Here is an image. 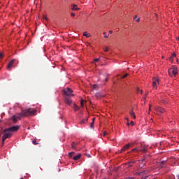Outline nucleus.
Segmentation results:
<instances>
[{"label": "nucleus", "mask_w": 179, "mask_h": 179, "mask_svg": "<svg viewBox=\"0 0 179 179\" xmlns=\"http://www.w3.org/2000/svg\"><path fill=\"white\" fill-rule=\"evenodd\" d=\"M36 113H37V110L36 109H34L33 110H31L30 108L24 110L22 111L21 113L14 115L12 117L13 122L14 124H16V122H17V120H20L21 118H22V117H29V115H34V114H36Z\"/></svg>", "instance_id": "obj_1"}, {"label": "nucleus", "mask_w": 179, "mask_h": 179, "mask_svg": "<svg viewBox=\"0 0 179 179\" xmlns=\"http://www.w3.org/2000/svg\"><path fill=\"white\" fill-rule=\"evenodd\" d=\"M1 134H3L2 137V146H3V145H5V141L9 138H12V135H13V134H12L10 131H5V130L3 131Z\"/></svg>", "instance_id": "obj_2"}, {"label": "nucleus", "mask_w": 179, "mask_h": 179, "mask_svg": "<svg viewBox=\"0 0 179 179\" xmlns=\"http://www.w3.org/2000/svg\"><path fill=\"white\" fill-rule=\"evenodd\" d=\"M169 76H176L177 75L178 70L177 69V67L175 66H173L171 69H169L168 71Z\"/></svg>", "instance_id": "obj_3"}, {"label": "nucleus", "mask_w": 179, "mask_h": 179, "mask_svg": "<svg viewBox=\"0 0 179 179\" xmlns=\"http://www.w3.org/2000/svg\"><path fill=\"white\" fill-rule=\"evenodd\" d=\"M19 128H20V126H13L7 129H4V132H17V131H19Z\"/></svg>", "instance_id": "obj_4"}, {"label": "nucleus", "mask_w": 179, "mask_h": 179, "mask_svg": "<svg viewBox=\"0 0 179 179\" xmlns=\"http://www.w3.org/2000/svg\"><path fill=\"white\" fill-rule=\"evenodd\" d=\"M155 110L156 111L155 114H157V115H162V114L166 113V110H164V108L162 107L156 106L155 108Z\"/></svg>", "instance_id": "obj_5"}, {"label": "nucleus", "mask_w": 179, "mask_h": 179, "mask_svg": "<svg viewBox=\"0 0 179 179\" xmlns=\"http://www.w3.org/2000/svg\"><path fill=\"white\" fill-rule=\"evenodd\" d=\"M72 92L73 91L71 90V88H66L63 90V92L66 96H73V94H72Z\"/></svg>", "instance_id": "obj_6"}, {"label": "nucleus", "mask_w": 179, "mask_h": 179, "mask_svg": "<svg viewBox=\"0 0 179 179\" xmlns=\"http://www.w3.org/2000/svg\"><path fill=\"white\" fill-rule=\"evenodd\" d=\"M157 85H159V79L154 78L152 82V87L153 89H157Z\"/></svg>", "instance_id": "obj_7"}, {"label": "nucleus", "mask_w": 179, "mask_h": 179, "mask_svg": "<svg viewBox=\"0 0 179 179\" xmlns=\"http://www.w3.org/2000/svg\"><path fill=\"white\" fill-rule=\"evenodd\" d=\"M140 164L139 165V168L140 169H143V167L145 166V164H146V158H143L141 160L139 161Z\"/></svg>", "instance_id": "obj_8"}, {"label": "nucleus", "mask_w": 179, "mask_h": 179, "mask_svg": "<svg viewBox=\"0 0 179 179\" xmlns=\"http://www.w3.org/2000/svg\"><path fill=\"white\" fill-rule=\"evenodd\" d=\"M16 62V59H12L8 64L7 69H12L15 62Z\"/></svg>", "instance_id": "obj_9"}, {"label": "nucleus", "mask_w": 179, "mask_h": 179, "mask_svg": "<svg viewBox=\"0 0 179 179\" xmlns=\"http://www.w3.org/2000/svg\"><path fill=\"white\" fill-rule=\"evenodd\" d=\"M131 148V144H127L123 148H122L120 150V153H122V152H125V150H128Z\"/></svg>", "instance_id": "obj_10"}, {"label": "nucleus", "mask_w": 179, "mask_h": 179, "mask_svg": "<svg viewBox=\"0 0 179 179\" xmlns=\"http://www.w3.org/2000/svg\"><path fill=\"white\" fill-rule=\"evenodd\" d=\"M65 103H66V104L71 106V104H72V99H71V98H69L68 96H66Z\"/></svg>", "instance_id": "obj_11"}, {"label": "nucleus", "mask_w": 179, "mask_h": 179, "mask_svg": "<svg viewBox=\"0 0 179 179\" xmlns=\"http://www.w3.org/2000/svg\"><path fill=\"white\" fill-rule=\"evenodd\" d=\"M71 9L73 10H80V8H78V5L73 4V6H71Z\"/></svg>", "instance_id": "obj_12"}, {"label": "nucleus", "mask_w": 179, "mask_h": 179, "mask_svg": "<svg viewBox=\"0 0 179 179\" xmlns=\"http://www.w3.org/2000/svg\"><path fill=\"white\" fill-rule=\"evenodd\" d=\"M96 97L97 99H103V97H104V95L101 94V93L100 92H97L96 94H95Z\"/></svg>", "instance_id": "obj_13"}, {"label": "nucleus", "mask_w": 179, "mask_h": 179, "mask_svg": "<svg viewBox=\"0 0 179 179\" xmlns=\"http://www.w3.org/2000/svg\"><path fill=\"white\" fill-rule=\"evenodd\" d=\"M164 163H166V161H162L158 164V166L160 169H163L164 167Z\"/></svg>", "instance_id": "obj_14"}, {"label": "nucleus", "mask_w": 179, "mask_h": 179, "mask_svg": "<svg viewBox=\"0 0 179 179\" xmlns=\"http://www.w3.org/2000/svg\"><path fill=\"white\" fill-rule=\"evenodd\" d=\"M81 156H82L81 154H78V155L74 156V157H73V159L74 160H79V159H80Z\"/></svg>", "instance_id": "obj_15"}, {"label": "nucleus", "mask_w": 179, "mask_h": 179, "mask_svg": "<svg viewBox=\"0 0 179 179\" xmlns=\"http://www.w3.org/2000/svg\"><path fill=\"white\" fill-rule=\"evenodd\" d=\"M73 108L74 111H78L80 108H79V106H78V105H76V103H75Z\"/></svg>", "instance_id": "obj_16"}, {"label": "nucleus", "mask_w": 179, "mask_h": 179, "mask_svg": "<svg viewBox=\"0 0 179 179\" xmlns=\"http://www.w3.org/2000/svg\"><path fill=\"white\" fill-rule=\"evenodd\" d=\"M130 115L132 118H134L135 120V118H136V116L135 115V112L134 111H131L130 112Z\"/></svg>", "instance_id": "obj_17"}, {"label": "nucleus", "mask_w": 179, "mask_h": 179, "mask_svg": "<svg viewBox=\"0 0 179 179\" xmlns=\"http://www.w3.org/2000/svg\"><path fill=\"white\" fill-rule=\"evenodd\" d=\"M83 36H84V37H87V38H89V37H90V34H87V31H85Z\"/></svg>", "instance_id": "obj_18"}, {"label": "nucleus", "mask_w": 179, "mask_h": 179, "mask_svg": "<svg viewBox=\"0 0 179 179\" xmlns=\"http://www.w3.org/2000/svg\"><path fill=\"white\" fill-rule=\"evenodd\" d=\"M85 103H86V101L83 100V99H81V101H80L81 107H83L85 106Z\"/></svg>", "instance_id": "obj_19"}, {"label": "nucleus", "mask_w": 179, "mask_h": 179, "mask_svg": "<svg viewBox=\"0 0 179 179\" xmlns=\"http://www.w3.org/2000/svg\"><path fill=\"white\" fill-rule=\"evenodd\" d=\"M174 57H176V54L175 53L172 54V56L169 58V61L171 62H173V58H174Z\"/></svg>", "instance_id": "obj_20"}, {"label": "nucleus", "mask_w": 179, "mask_h": 179, "mask_svg": "<svg viewBox=\"0 0 179 179\" xmlns=\"http://www.w3.org/2000/svg\"><path fill=\"white\" fill-rule=\"evenodd\" d=\"M87 121V118L83 119L80 124H86V122Z\"/></svg>", "instance_id": "obj_21"}, {"label": "nucleus", "mask_w": 179, "mask_h": 179, "mask_svg": "<svg viewBox=\"0 0 179 179\" xmlns=\"http://www.w3.org/2000/svg\"><path fill=\"white\" fill-rule=\"evenodd\" d=\"M74 155H75V152H69V157L72 158Z\"/></svg>", "instance_id": "obj_22"}, {"label": "nucleus", "mask_w": 179, "mask_h": 179, "mask_svg": "<svg viewBox=\"0 0 179 179\" xmlns=\"http://www.w3.org/2000/svg\"><path fill=\"white\" fill-rule=\"evenodd\" d=\"M132 152H139V150L138 148H134L131 152H129V153H132Z\"/></svg>", "instance_id": "obj_23"}, {"label": "nucleus", "mask_w": 179, "mask_h": 179, "mask_svg": "<svg viewBox=\"0 0 179 179\" xmlns=\"http://www.w3.org/2000/svg\"><path fill=\"white\" fill-rule=\"evenodd\" d=\"M32 143H34V145H38V143H37V140L36 139H34L32 141Z\"/></svg>", "instance_id": "obj_24"}, {"label": "nucleus", "mask_w": 179, "mask_h": 179, "mask_svg": "<svg viewBox=\"0 0 179 179\" xmlns=\"http://www.w3.org/2000/svg\"><path fill=\"white\" fill-rule=\"evenodd\" d=\"M127 76H129V73H126L124 76H123L121 79H125V78H127Z\"/></svg>", "instance_id": "obj_25"}, {"label": "nucleus", "mask_w": 179, "mask_h": 179, "mask_svg": "<svg viewBox=\"0 0 179 179\" xmlns=\"http://www.w3.org/2000/svg\"><path fill=\"white\" fill-rule=\"evenodd\" d=\"M131 163H135V161H131L130 162H128L127 164L129 165V167H132V165H131Z\"/></svg>", "instance_id": "obj_26"}, {"label": "nucleus", "mask_w": 179, "mask_h": 179, "mask_svg": "<svg viewBox=\"0 0 179 179\" xmlns=\"http://www.w3.org/2000/svg\"><path fill=\"white\" fill-rule=\"evenodd\" d=\"M103 34L105 38H108V35H107V33L103 32Z\"/></svg>", "instance_id": "obj_27"}, {"label": "nucleus", "mask_w": 179, "mask_h": 179, "mask_svg": "<svg viewBox=\"0 0 179 179\" xmlns=\"http://www.w3.org/2000/svg\"><path fill=\"white\" fill-rule=\"evenodd\" d=\"M103 51H105V52H107L108 51H109L108 47L104 48Z\"/></svg>", "instance_id": "obj_28"}, {"label": "nucleus", "mask_w": 179, "mask_h": 179, "mask_svg": "<svg viewBox=\"0 0 179 179\" xmlns=\"http://www.w3.org/2000/svg\"><path fill=\"white\" fill-rule=\"evenodd\" d=\"M90 128H94V122H92L90 124Z\"/></svg>", "instance_id": "obj_29"}, {"label": "nucleus", "mask_w": 179, "mask_h": 179, "mask_svg": "<svg viewBox=\"0 0 179 179\" xmlns=\"http://www.w3.org/2000/svg\"><path fill=\"white\" fill-rule=\"evenodd\" d=\"M71 148L75 149V142L71 143Z\"/></svg>", "instance_id": "obj_30"}, {"label": "nucleus", "mask_w": 179, "mask_h": 179, "mask_svg": "<svg viewBox=\"0 0 179 179\" xmlns=\"http://www.w3.org/2000/svg\"><path fill=\"white\" fill-rule=\"evenodd\" d=\"M43 19H45V20H46V22H48V18L47 17L46 15H43Z\"/></svg>", "instance_id": "obj_31"}, {"label": "nucleus", "mask_w": 179, "mask_h": 179, "mask_svg": "<svg viewBox=\"0 0 179 179\" xmlns=\"http://www.w3.org/2000/svg\"><path fill=\"white\" fill-rule=\"evenodd\" d=\"M99 61H100V59H99V58H97V59H94V62H99Z\"/></svg>", "instance_id": "obj_32"}, {"label": "nucleus", "mask_w": 179, "mask_h": 179, "mask_svg": "<svg viewBox=\"0 0 179 179\" xmlns=\"http://www.w3.org/2000/svg\"><path fill=\"white\" fill-rule=\"evenodd\" d=\"M3 58V53H0V59H2Z\"/></svg>", "instance_id": "obj_33"}, {"label": "nucleus", "mask_w": 179, "mask_h": 179, "mask_svg": "<svg viewBox=\"0 0 179 179\" xmlns=\"http://www.w3.org/2000/svg\"><path fill=\"white\" fill-rule=\"evenodd\" d=\"M108 133L104 131V132L103 133V136H106V135H108Z\"/></svg>", "instance_id": "obj_34"}, {"label": "nucleus", "mask_w": 179, "mask_h": 179, "mask_svg": "<svg viewBox=\"0 0 179 179\" xmlns=\"http://www.w3.org/2000/svg\"><path fill=\"white\" fill-rule=\"evenodd\" d=\"M71 16H72L73 17H75V16H76L75 13H71Z\"/></svg>", "instance_id": "obj_35"}, {"label": "nucleus", "mask_w": 179, "mask_h": 179, "mask_svg": "<svg viewBox=\"0 0 179 179\" xmlns=\"http://www.w3.org/2000/svg\"><path fill=\"white\" fill-rule=\"evenodd\" d=\"M136 19H138V15H134V20H136Z\"/></svg>", "instance_id": "obj_36"}, {"label": "nucleus", "mask_w": 179, "mask_h": 179, "mask_svg": "<svg viewBox=\"0 0 179 179\" xmlns=\"http://www.w3.org/2000/svg\"><path fill=\"white\" fill-rule=\"evenodd\" d=\"M130 124H131V126H132V127H134V122H133V121H131V122H130Z\"/></svg>", "instance_id": "obj_37"}, {"label": "nucleus", "mask_w": 179, "mask_h": 179, "mask_svg": "<svg viewBox=\"0 0 179 179\" xmlns=\"http://www.w3.org/2000/svg\"><path fill=\"white\" fill-rule=\"evenodd\" d=\"M96 87H97V85H93V89H96Z\"/></svg>", "instance_id": "obj_38"}, {"label": "nucleus", "mask_w": 179, "mask_h": 179, "mask_svg": "<svg viewBox=\"0 0 179 179\" xmlns=\"http://www.w3.org/2000/svg\"><path fill=\"white\" fill-rule=\"evenodd\" d=\"M138 93L141 92V94H142V90H139V89H138Z\"/></svg>", "instance_id": "obj_39"}, {"label": "nucleus", "mask_w": 179, "mask_h": 179, "mask_svg": "<svg viewBox=\"0 0 179 179\" xmlns=\"http://www.w3.org/2000/svg\"><path fill=\"white\" fill-rule=\"evenodd\" d=\"M136 22H141V18H138V19L136 20Z\"/></svg>", "instance_id": "obj_40"}, {"label": "nucleus", "mask_w": 179, "mask_h": 179, "mask_svg": "<svg viewBox=\"0 0 179 179\" xmlns=\"http://www.w3.org/2000/svg\"><path fill=\"white\" fill-rule=\"evenodd\" d=\"M109 34H113V31L110 30L109 31Z\"/></svg>", "instance_id": "obj_41"}, {"label": "nucleus", "mask_w": 179, "mask_h": 179, "mask_svg": "<svg viewBox=\"0 0 179 179\" xmlns=\"http://www.w3.org/2000/svg\"><path fill=\"white\" fill-rule=\"evenodd\" d=\"M150 108H152V105L150 104V106H149V111H150Z\"/></svg>", "instance_id": "obj_42"}, {"label": "nucleus", "mask_w": 179, "mask_h": 179, "mask_svg": "<svg viewBox=\"0 0 179 179\" xmlns=\"http://www.w3.org/2000/svg\"><path fill=\"white\" fill-rule=\"evenodd\" d=\"M95 120H96V118H92V122H94V121H95Z\"/></svg>", "instance_id": "obj_43"}, {"label": "nucleus", "mask_w": 179, "mask_h": 179, "mask_svg": "<svg viewBox=\"0 0 179 179\" xmlns=\"http://www.w3.org/2000/svg\"><path fill=\"white\" fill-rule=\"evenodd\" d=\"M142 152H146L145 148H144L143 150H141Z\"/></svg>", "instance_id": "obj_44"}, {"label": "nucleus", "mask_w": 179, "mask_h": 179, "mask_svg": "<svg viewBox=\"0 0 179 179\" xmlns=\"http://www.w3.org/2000/svg\"><path fill=\"white\" fill-rule=\"evenodd\" d=\"M136 176H141V173H136Z\"/></svg>", "instance_id": "obj_45"}, {"label": "nucleus", "mask_w": 179, "mask_h": 179, "mask_svg": "<svg viewBox=\"0 0 179 179\" xmlns=\"http://www.w3.org/2000/svg\"><path fill=\"white\" fill-rule=\"evenodd\" d=\"M176 179V178H175ZM176 179H179V176H178L177 177H176Z\"/></svg>", "instance_id": "obj_46"}, {"label": "nucleus", "mask_w": 179, "mask_h": 179, "mask_svg": "<svg viewBox=\"0 0 179 179\" xmlns=\"http://www.w3.org/2000/svg\"><path fill=\"white\" fill-rule=\"evenodd\" d=\"M108 80L107 78L105 79V81L107 82Z\"/></svg>", "instance_id": "obj_47"}, {"label": "nucleus", "mask_w": 179, "mask_h": 179, "mask_svg": "<svg viewBox=\"0 0 179 179\" xmlns=\"http://www.w3.org/2000/svg\"><path fill=\"white\" fill-rule=\"evenodd\" d=\"M162 103H166V101H162Z\"/></svg>", "instance_id": "obj_48"}, {"label": "nucleus", "mask_w": 179, "mask_h": 179, "mask_svg": "<svg viewBox=\"0 0 179 179\" xmlns=\"http://www.w3.org/2000/svg\"><path fill=\"white\" fill-rule=\"evenodd\" d=\"M148 177L143 178V179H146Z\"/></svg>", "instance_id": "obj_49"}, {"label": "nucleus", "mask_w": 179, "mask_h": 179, "mask_svg": "<svg viewBox=\"0 0 179 179\" xmlns=\"http://www.w3.org/2000/svg\"><path fill=\"white\" fill-rule=\"evenodd\" d=\"M127 125H129V123H127Z\"/></svg>", "instance_id": "obj_50"}, {"label": "nucleus", "mask_w": 179, "mask_h": 179, "mask_svg": "<svg viewBox=\"0 0 179 179\" xmlns=\"http://www.w3.org/2000/svg\"><path fill=\"white\" fill-rule=\"evenodd\" d=\"M178 40L179 41V37L178 38Z\"/></svg>", "instance_id": "obj_51"}, {"label": "nucleus", "mask_w": 179, "mask_h": 179, "mask_svg": "<svg viewBox=\"0 0 179 179\" xmlns=\"http://www.w3.org/2000/svg\"><path fill=\"white\" fill-rule=\"evenodd\" d=\"M20 179H23V178H21Z\"/></svg>", "instance_id": "obj_52"}, {"label": "nucleus", "mask_w": 179, "mask_h": 179, "mask_svg": "<svg viewBox=\"0 0 179 179\" xmlns=\"http://www.w3.org/2000/svg\"><path fill=\"white\" fill-rule=\"evenodd\" d=\"M0 122H1V120H0Z\"/></svg>", "instance_id": "obj_53"}, {"label": "nucleus", "mask_w": 179, "mask_h": 179, "mask_svg": "<svg viewBox=\"0 0 179 179\" xmlns=\"http://www.w3.org/2000/svg\"><path fill=\"white\" fill-rule=\"evenodd\" d=\"M0 136H1V134H0Z\"/></svg>", "instance_id": "obj_54"}]
</instances>
